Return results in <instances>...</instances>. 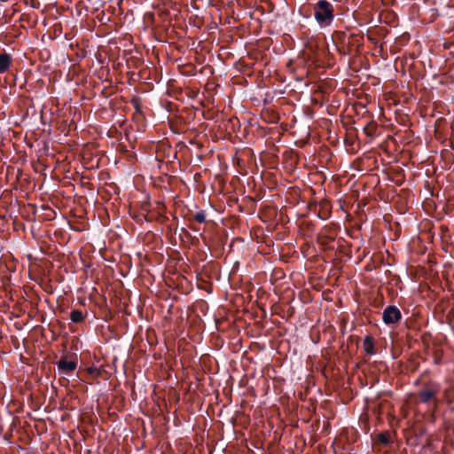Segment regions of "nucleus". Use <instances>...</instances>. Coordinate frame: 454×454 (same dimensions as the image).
Segmentation results:
<instances>
[{
	"mask_svg": "<svg viewBox=\"0 0 454 454\" xmlns=\"http://www.w3.org/2000/svg\"><path fill=\"white\" fill-rule=\"evenodd\" d=\"M314 18L321 28L330 27L334 20L333 5L326 0L317 1L314 6Z\"/></svg>",
	"mask_w": 454,
	"mask_h": 454,
	"instance_id": "nucleus-1",
	"label": "nucleus"
},
{
	"mask_svg": "<svg viewBox=\"0 0 454 454\" xmlns=\"http://www.w3.org/2000/svg\"><path fill=\"white\" fill-rule=\"evenodd\" d=\"M56 364L59 373L71 375L77 367V355L74 353L63 355Z\"/></svg>",
	"mask_w": 454,
	"mask_h": 454,
	"instance_id": "nucleus-2",
	"label": "nucleus"
},
{
	"mask_svg": "<svg viewBox=\"0 0 454 454\" xmlns=\"http://www.w3.org/2000/svg\"><path fill=\"white\" fill-rule=\"evenodd\" d=\"M382 319L387 325H395L402 320V313L396 306L389 305L383 310Z\"/></svg>",
	"mask_w": 454,
	"mask_h": 454,
	"instance_id": "nucleus-3",
	"label": "nucleus"
},
{
	"mask_svg": "<svg viewBox=\"0 0 454 454\" xmlns=\"http://www.w3.org/2000/svg\"><path fill=\"white\" fill-rule=\"evenodd\" d=\"M12 65V59L10 54L3 52L0 54V74L7 72Z\"/></svg>",
	"mask_w": 454,
	"mask_h": 454,
	"instance_id": "nucleus-4",
	"label": "nucleus"
},
{
	"mask_svg": "<svg viewBox=\"0 0 454 454\" xmlns=\"http://www.w3.org/2000/svg\"><path fill=\"white\" fill-rule=\"evenodd\" d=\"M188 221L192 223L193 221L199 223H203L206 222V213L204 210H200L195 213L190 212L188 216Z\"/></svg>",
	"mask_w": 454,
	"mask_h": 454,
	"instance_id": "nucleus-5",
	"label": "nucleus"
},
{
	"mask_svg": "<svg viewBox=\"0 0 454 454\" xmlns=\"http://www.w3.org/2000/svg\"><path fill=\"white\" fill-rule=\"evenodd\" d=\"M374 339L371 335L365 336L364 339V350L367 355H373L374 349Z\"/></svg>",
	"mask_w": 454,
	"mask_h": 454,
	"instance_id": "nucleus-6",
	"label": "nucleus"
},
{
	"mask_svg": "<svg viewBox=\"0 0 454 454\" xmlns=\"http://www.w3.org/2000/svg\"><path fill=\"white\" fill-rule=\"evenodd\" d=\"M70 319L74 323H81L84 320V315H83L82 311H81L79 309H73L70 312Z\"/></svg>",
	"mask_w": 454,
	"mask_h": 454,
	"instance_id": "nucleus-7",
	"label": "nucleus"
},
{
	"mask_svg": "<svg viewBox=\"0 0 454 454\" xmlns=\"http://www.w3.org/2000/svg\"><path fill=\"white\" fill-rule=\"evenodd\" d=\"M309 208H310V210H314L316 215H317V216L318 218L322 219V220H325L329 216V212L328 211L322 212L321 210H319V211L317 212V210H316L317 209V204L316 203L310 204L309 205Z\"/></svg>",
	"mask_w": 454,
	"mask_h": 454,
	"instance_id": "nucleus-8",
	"label": "nucleus"
},
{
	"mask_svg": "<svg viewBox=\"0 0 454 454\" xmlns=\"http://www.w3.org/2000/svg\"><path fill=\"white\" fill-rule=\"evenodd\" d=\"M85 373L91 379H94L98 376L100 375L101 373V371L95 367V366H90V367H88L85 369Z\"/></svg>",
	"mask_w": 454,
	"mask_h": 454,
	"instance_id": "nucleus-9",
	"label": "nucleus"
},
{
	"mask_svg": "<svg viewBox=\"0 0 454 454\" xmlns=\"http://www.w3.org/2000/svg\"><path fill=\"white\" fill-rule=\"evenodd\" d=\"M378 441L382 444H388L390 442V434L388 432H383L378 434Z\"/></svg>",
	"mask_w": 454,
	"mask_h": 454,
	"instance_id": "nucleus-10",
	"label": "nucleus"
},
{
	"mask_svg": "<svg viewBox=\"0 0 454 454\" xmlns=\"http://www.w3.org/2000/svg\"><path fill=\"white\" fill-rule=\"evenodd\" d=\"M364 130L367 136H372L376 130V124L370 122L364 127Z\"/></svg>",
	"mask_w": 454,
	"mask_h": 454,
	"instance_id": "nucleus-11",
	"label": "nucleus"
},
{
	"mask_svg": "<svg viewBox=\"0 0 454 454\" xmlns=\"http://www.w3.org/2000/svg\"><path fill=\"white\" fill-rule=\"evenodd\" d=\"M27 404L32 408L34 411H37L41 407L40 399H27Z\"/></svg>",
	"mask_w": 454,
	"mask_h": 454,
	"instance_id": "nucleus-12",
	"label": "nucleus"
},
{
	"mask_svg": "<svg viewBox=\"0 0 454 454\" xmlns=\"http://www.w3.org/2000/svg\"><path fill=\"white\" fill-rule=\"evenodd\" d=\"M434 393L433 391L428 390V389H425V390L420 392L419 397L429 398V397H434Z\"/></svg>",
	"mask_w": 454,
	"mask_h": 454,
	"instance_id": "nucleus-13",
	"label": "nucleus"
},
{
	"mask_svg": "<svg viewBox=\"0 0 454 454\" xmlns=\"http://www.w3.org/2000/svg\"><path fill=\"white\" fill-rule=\"evenodd\" d=\"M131 104H132V106L135 107V109L137 110V112H141L139 98H133L131 99Z\"/></svg>",
	"mask_w": 454,
	"mask_h": 454,
	"instance_id": "nucleus-14",
	"label": "nucleus"
},
{
	"mask_svg": "<svg viewBox=\"0 0 454 454\" xmlns=\"http://www.w3.org/2000/svg\"><path fill=\"white\" fill-rule=\"evenodd\" d=\"M434 363L435 364H442V356H437V355H435V356H434Z\"/></svg>",
	"mask_w": 454,
	"mask_h": 454,
	"instance_id": "nucleus-15",
	"label": "nucleus"
},
{
	"mask_svg": "<svg viewBox=\"0 0 454 454\" xmlns=\"http://www.w3.org/2000/svg\"><path fill=\"white\" fill-rule=\"evenodd\" d=\"M56 399H53V401H55ZM51 401L52 399H49V403L48 405L45 406L44 410L45 411H51Z\"/></svg>",
	"mask_w": 454,
	"mask_h": 454,
	"instance_id": "nucleus-16",
	"label": "nucleus"
},
{
	"mask_svg": "<svg viewBox=\"0 0 454 454\" xmlns=\"http://www.w3.org/2000/svg\"><path fill=\"white\" fill-rule=\"evenodd\" d=\"M190 228H191L192 230L195 231H198V230H197L195 227H193L192 224H190Z\"/></svg>",
	"mask_w": 454,
	"mask_h": 454,
	"instance_id": "nucleus-17",
	"label": "nucleus"
},
{
	"mask_svg": "<svg viewBox=\"0 0 454 454\" xmlns=\"http://www.w3.org/2000/svg\"><path fill=\"white\" fill-rule=\"evenodd\" d=\"M245 406V400H243L240 403V407L243 408Z\"/></svg>",
	"mask_w": 454,
	"mask_h": 454,
	"instance_id": "nucleus-18",
	"label": "nucleus"
},
{
	"mask_svg": "<svg viewBox=\"0 0 454 454\" xmlns=\"http://www.w3.org/2000/svg\"><path fill=\"white\" fill-rule=\"evenodd\" d=\"M64 406L62 402H59V409H61Z\"/></svg>",
	"mask_w": 454,
	"mask_h": 454,
	"instance_id": "nucleus-19",
	"label": "nucleus"
},
{
	"mask_svg": "<svg viewBox=\"0 0 454 454\" xmlns=\"http://www.w3.org/2000/svg\"><path fill=\"white\" fill-rule=\"evenodd\" d=\"M406 397L411 398L413 397L411 394H409Z\"/></svg>",
	"mask_w": 454,
	"mask_h": 454,
	"instance_id": "nucleus-20",
	"label": "nucleus"
},
{
	"mask_svg": "<svg viewBox=\"0 0 454 454\" xmlns=\"http://www.w3.org/2000/svg\"><path fill=\"white\" fill-rule=\"evenodd\" d=\"M422 400H423V401H425V402H427V401H429L430 399L425 398V399H422Z\"/></svg>",
	"mask_w": 454,
	"mask_h": 454,
	"instance_id": "nucleus-21",
	"label": "nucleus"
},
{
	"mask_svg": "<svg viewBox=\"0 0 454 454\" xmlns=\"http://www.w3.org/2000/svg\"><path fill=\"white\" fill-rule=\"evenodd\" d=\"M161 402L165 403V398L160 399Z\"/></svg>",
	"mask_w": 454,
	"mask_h": 454,
	"instance_id": "nucleus-22",
	"label": "nucleus"
},
{
	"mask_svg": "<svg viewBox=\"0 0 454 454\" xmlns=\"http://www.w3.org/2000/svg\"><path fill=\"white\" fill-rule=\"evenodd\" d=\"M452 411H454V407L452 408Z\"/></svg>",
	"mask_w": 454,
	"mask_h": 454,
	"instance_id": "nucleus-23",
	"label": "nucleus"
}]
</instances>
